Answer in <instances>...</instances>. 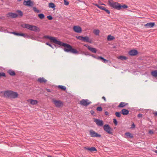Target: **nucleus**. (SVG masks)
I'll use <instances>...</instances> for the list:
<instances>
[{
	"label": "nucleus",
	"instance_id": "f257e3e1",
	"mask_svg": "<svg viewBox=\"0 0 157 157\" xmlns=\"http://www.w3.org/2000/svg\"><path fill=\"white\" fill-rule=\"evenodd\" d=\"M43 39L47 38L49 39L51 41L55 44H57L60 46L65 47L63 49L64 51L67 52H71L73 54H78L79 52L76 49L73 48L72 47L70 44L62 42L57 40L54 37H52L49 36H44Z\"/></svg>",
	"mask_w": 157,
	"mask_h": 157
},
{
	"label": "nucleus",
	"instance_id": "f03ea898",
	"mask_svg": "<svg viewBox=\"0 0 157 157\" xmlns=\"http://www.w3.org/2000/svg\"><path fill=\"white\" fill-rule=\"evenodd\" d=\"M108 4L111 7L117 10H119V8L120 7L119 3L114 2L113 0H109Z\"/></svg>",
	"mask_w": 157,
	"mask_h": 157
},
{
	"label": "nucleus",
	"instance_id": "7ed1b4c3",
	"mask_svg": "<svg viewBox=\"0 0 157 157\" xmlns=\"http://www.w3.org/2000/svg\"><path fill=\"white\" fill-rule=\"evenodd\" d=\"M103 129L104 130L108 133L111 135L113 134V133L112 131L113 129L110 127L109 125L107 124L103 126Z\"/></svg>",
	"mask_w": 157,
	"mask_h": 157
},
{
	"label": "nucleus",
	"instance_id": "20e7f679",
	"mask_svg": "<svg viewBox=\"0 0 157 157\" xmlns=\"http://www.w3.org/2000/svg\"><path fill=\"white\" fill-rule=\"evenodd\" d=\"M52 102L55 104V106L58 108H60L62 107L63 105V103L60 100L53 99Z\"/></svg>",
	"mask_w": 157,
	"mask_h": 157
},
{
	"label": "nucleus",
	"instance_id": "39448f33",
	"mask_svg": "<svg viewBox=\"0 0 157 157\" xmlns=\"http://www.w3.org/2000/svg\"><path fill=\"white\" fill-rule=\"evenodd\" d=\"M91 103L88 99H83L80 101V104L83 106H87Z\"/></svg>",
	"mask_w": 157,
	"mask_h": 157
},
{
	"label": "nucleus",
	"instance_id": "423d86ee",
	"mask_svg": "<svg viewBox=\"0 0 157 157\" xmlns=\"http://www.w3.org/2000/svg\"><path fill=\"white\" fill-rule=\"evenodd\" d=\"M90 134L92 137H100L101 135L96 132L93 130H91L89 131Z\"/></svg>",
	"mask_w": 157,
	"mask_h": 157
},
{
	"label": "nucleus",
	"instance_id": "0eeeda50",
	"mask_svg": "<svg viewBox=\"0 0 157 157\" xmlns=\"http://www.w3.org/2000/svg\"><path fill=\"white\" fill-rule=\"evenodd\" d=\"M94 121L96 123L97 125L98 126H102L103 125V121L100 119H94Z\"/></svg>",
	"mask_w": 157,
	"mask_h": 157
},
{
	"label": "nucleus",
	"instance_id": "6e6552de",
	"mask_svg": "<svg viewBox=\"0 0 157 157\" xmlns=\"http://www.w3.org/2000/svg\"><path fill=\"white\" fill-rule=\"evenodd\" d=\"M73 29L74 31L78 33H81L82 31V29L81 27L78 26H75L73 27Z\"/></svg>",
	"mask_w": 157,
	"mask_h": 157
},
{
	"label": "nucleus",
	"instance_id": "1a4fd4ad",
	"mask_svg": "<svg viewBox=\"0 0 157 157\" xmlns=\"http://www.w3.org/2000/svg\"><path fill=\"white\" fill-rule=\"evenodd\" d=\"M30 30L36 32H39L40 31V29L39 28L36 26L33 25H31Z\"/></svg>",
	"mask_w": 157,
	"mask_h": 157
},
{
	"label": "nucleus",
	"instance_id": "9d476101",
	"mask_svg": "<svg viewBox=\"0 0 157 157\" xmlns=\"http://www.w3.org/2000/svg\"><path fill=\"white\" fill-rule=\"evenodd\" d=\"M23 4L25 6H32L33 5V2L30 0H28L27 1L25 0L23 2Z\"/></svg>",
	"mask_w": 157,
	"mask_h": 157
},
{
	"label": "nucleus",
	"instance_id": "9b49d317",
	"mask_svg": "<svg viewBox=\"0 0 157 157\" xmlns=\"http://www.w3.org/2000/svg\"><path fill=\"white\" fill-rule=\"evenodd\" d=\"M11 90H7L5 91L4 92H1V93H3L4 94V96L5 97L8 98H10V94H11Z\"/></svg>",
	"mask_w": 157,
	"mask_h": 157
},
{
	"label": "nucleus",
	"instance_id": "f8f14e48",
	"mask_svg": "<svg viewBox=\"0 0 157 157\" xmlns=\"http://www.w3.org/2000/svg\"><path fill=\"white\" fill-rule=\"evenodd\" d=\"M138 52L137 50L134 49L128 52V54L130 56H135L137 54Z\"/></svg>",
	"mask_w": 157,
	"mask_h": 157
},
{
	"label": "nucleus",
	"instance_id": "ddd939ff",
	"mask_svg": "<svg viewBox=\"0 0 157 157\" xmlns=\"http://www.w3.org/2000/svg\"><path fill=\"white\" fill-rule=\"evenodd\" d=\"M7 17H11L13 18L17 17L18 16V15L16 13H9L7 15Z\"/></svg>",
	"mask_w": 157,
	"mask_h": 157
},
{
	"label": "nucleus",
	"instance_id": "4468645a",
	"mask_svg": "<svg viewBox=\"0 0 157 157\" xmlns=\"http://www.w3.org/2000/svg\"><path fill=\"white\" fill-rule=\"evenodd\" d=\"M18 96V94L17 92L11 91L10 98H15Z\"/></svg>",
	"mask_w": 157,
	"mask_h": 157
},
{
	"label": "nucleus",
	"instance_id": "2eb2a0df",
	"mask_svg": "<svg viewBox=\"0 0 157 157\" xmlns=\"http://www.w3.org/2000/svg\"><path fill=\"white\" fill-rule=\"evenodd\" d=\"M82 41L89 42L90 43H92V39H90L87 36L83 37Z\"/></svg>",
	"mask_w": 157,
	"mask_h": 157
},
{
	"label": "nucleus",
	"instance_id": "dca6fc26",
	"mask_svg": "<svg viewBox=\"0 0 157 157\" xmlns=\"http://www.w3.org/2000/svg\"><path fill=\"white\" fill-rule=\"evenodd\" d=\"M154 22H149L145 25L144 26L147 28H152L155 25Z\"/></svg>",
	"mask_w": 157,
	"mask_h": 157
},
{
	"label": "nucleus",
	"instance_id": "f3484780",
	"mask_svg": "<svg viewBox=\"0 0 157 157\" xmlns=\"http://www.w3.org/2000/svg\"><path fill=\"white\" fill-rule=\"evenodd\" d=\"M84 149L91 152L97 151L96 149L94 147H91V148L85 147Z\"/></svg>",
	"mask_w": 157,
	"mask_h": 157
},
{
	"label": "nucleus",
	"instance_id": "a211bd4d",
	"mask_svg": "<svg viewBox=\"0 0 157 157\" xmlns=\"http://www.w3.org/2000/svg\"><path fill=\"white\" fill-rule=\"evenodd\" d=\"M40 83H46L47 81V80L45 79L43 77H41L39 78L37 80Z\"/></svg>",
	"mask_w": 157,
	"mask_h": 157
},
{
	"label": "nucleus",
	"instance_id": "6ab92c4d",
	"mask_svg": "<svg viewBox=\"0 0 157 157\" xmlns=\"http://www.w3.org/2000/svg\"><path fill=\"white\" fill-rule=\"evenodd\" d=\"M128 105V103L121 102L120 103L118 106V108H123Z\"/></svg>",
	"mask_w": 157,
	"mask_h": 157
},
{
	"label": "nucleus",
	"instance_id": "aec40b11",
	"mask_svg": "<svg viewBox=\"0 0 157 157\" xmlns=\"http://www.w3.org/2000/svg\"><path fill=\"white\" fill-rule=\"evenodd\" d=\"M121 113L123 115H127L129 113V111L127 109H123L121 111Z\"/></svg>",
	"mask_w": 157,
	"mask_h": 157
},
{
	"label": "nucleus",
	"instance_id": "412c9836",
	"mask_svg": "<svg viewBox=\"0 0 157 157\" xmlns=\"http://www.w3.org/2000/svg\"><path fill=\"white\" fill-rule=\"evenodd\" d=\"M31 25L28 24H25L21 25V27L24 28H26L30 30Z\"/></svg>",
	"mask_w": 157,
	"mask_h": 157
},
{
	"label": "nucleus",
	"instance_id": "4be33fe9",
	"mask_svg": "<svg viewBox=\"0 0 157 157\" xmlns=\"http://www.w3.org/2000/svg\"><path fill=\"white\" fill-rule=\"evenodd\" d=\"M28 101L30 102V103L33 105H35L38 102L37 100H34L33 99H29L28 100Z\"/></svg>",
	"mask_w": 157,
	"mask_h": 157
},
{
	"label": "nucleus",
	"instance_id": "5701e85b",
	"mask_svg": "<svg viewBox=\"0 0 157 157\" xmlns=\"http://www.w3.org/2000/svg\"><path fill=\"white\" fill-rule=\"evenodd\" d=\"M125 135L128 138H132L133 137V136L132 134L129 132H127L125 133Z\"/></svg>",
	"mask_w": 157,
	"mask_h": 157
},
{
	"label": "nucleus",
	"instance_id": "b1692460",
	"mask_svg": "<svg viewBox=\"0 0 157 157\" xmlns=\"http://www.w3.org/2000/svg\"><path fill=\"white\" fill-rule=\"evenodd\" d=\"M98 60H100L105 63H107L109 62V60L104 59L101 56H98Z\"/></svg>",
	"mask_w": 157,
	"mask_h": 157
},
{
	"label": "nucleus",
	"instance_id": "393cba45",
	"mask_svg": "<svg viewBox=\"0 0 157 157\" xmlns=\"http://www.w3.org/2000/svg\"><path fill=\"white\" fill-rule=\"evenodd\" d=\"M88 49L93 53H96L97 52L96 49L95 48H92L90 46H89Z\"/></svg>",
	"mask_w": 157,
	"mask_h": 157
},
{
	"label": "nucleus",
	"instance_id": "a878e982",
	"mask_svg": "<svg viewBox=\"0 0 157 157\" xmlns=\"http://www.w3.org/2000/svg\"><path fill=\"white\" fill-rule=\"evenodd\" d=\"M8 73L11 76H15L16 73L14 71L11 69L7 71Z\"/></svg>",
	"mask_w": 157,
	"mask_h": 157
},
{
	"label": "nucleus",
	"instance_id": "bb28decb",
	"mask_svg": "<svg viewBox=\"0 0 157 157\" xmlns=\"http://www.w3.org/2000/svg\"><path fill=\"white\" fill-rule=\"evenodd\" d=\"M151 74L154 77H157V70L153 71L151 72Z\"/></svg>",
	"mask_w": 157,
	"mask_h": 157
},
{
	"label": "nucleus",
	"instance_id": "cd10ccee",
	"mask_svg": "<svg viewBox=\"0 0 157 157\" xmlns=\"http://www.w3.org/2000/svg\"><path fill=\"white\" fill-rule=\"evenodd\" d=\"M119 6H120V7L119 8V10H121L122 8L125 9L128 8V6L125 4L123 5H121V4H119Z\"/></svg>",
	"mask_w": 157,
	"mask_h": 157
},
{
	"label": "nucleus",
	"instance_id": "c85d7f7f",
	"mask_svg": "<svg viewBox=\"0 0 157 157\" xmlns=\"http://www.w3.org/2000/svg\"><path fill=\"white\" fill-rule=\"evenodd\" d=\"M115 39L114 36H112L111 35H109L107 37V40L109 41H111Z\"/></svg>",
	"mask_w": 157,
	"mask_h": 157
},
{
	"label": "nucleus",
	"instance_id": "c756f323",
	"mask_svg": "<svg viewBox=\"0 0 157 157\" xmlns=\"http://www.w3.org/2000/svg\"><path fill=\"white\" fill-rule=\"evenodd\" d=\"M94 33L96 36L99 35L100 31L98 29H95L94 31Z\"/></svg>",
	"mask_w": 157,
	"mask_h": 157
},
{
	"label": "nucleus",
	"instance_id": "7c9ffc66",
	"mask_svg": "<svg viewBox=\"0 0 157 157\" xmlns=\"http://www.w3.org/2000/svg\"><path fill=\"white\" fill-rule=\"evenodd\" d=\"M17 12L18 13V16H19L20 17H22L23 15V13L22 11L20 10H17Z\"/></svg>",
	"mask_w": 157,
	"mask_h": 157
},
{
	"label": "nucleus",
	"instance_id": "2f4dec72",
	"mask_svg": "<svg viewBox=\"0 0 157 157\" xmlns=\"http://www.w3.org/2000/svg\"><path fill=\"white\" fill-rule=\"evenodd\" d=\"M58 87L63 90H66V87L63 86L59 85L58 86Z\"/></svg>",
	"mask_w": 157,
	"mask_h": 157
},
{
	"label": "nucleus",
	"instance_id": "473e14b6",
	"mask_svg": "<svg viewBox=\"0 0 157 157\" xmlns=\"http://www.w3.org/2000/svg\"><path fill=\"white\" fill-rule=\"evenodd\" d=\"M38 16L41 19H43L44 17V15L43 13L39 14H38Z\"/></svg>",
	"mask_w": 157,
	"mask_h": 157
},
{
	"label": "nucleus",
	"instance_id": "72a5a7b5",
	"mask_svg": "<svg viewBox=\"0 0 157 157\" xmlns=\"http://www.w3.org/2000/svg\"><path fill=\"white\" fill-rule=\"evenodd\" d=\"M49 6L51 8H54L56 7L55 5L53 3H50L49 4Z\"/></svg>",
	"mask_w": 157,
	"mask_h": 157
},
{
	"label": "nucleus",
	"instance_id": "f704fd0d",
	"mask_svg": "<svg viewBox=\"0 0 157 157\" xmlns=\"http://www.w3.org/2000/svg\"><path fill=\"white\" fill-rule=\"evenodd\" d=\"M33 9L34 11L37 13L40 12V11L38 10L36 7H34L33 8Z\"/></svg>",
	"mask_w": 157,
	"mask_h": 157
},
{
	"label": "nucleus",
	"instance_id": "c9c22d12",
	"mask_svg": "<svg viewBox=\"0 0 157 157\" xmlns=\"http://www.w3.org/2000/svg\"><path fill=\"white\" fill-rule=\"evenodd\" d=\"M6 75L5 73L4 72H0V78H2V77H6Z\"/></svg>",
	"mask_w": 157,
	"mask_h": 157
},
{
	"label": "nucleus",
	"instance_id": "e433bc0d",
	"mask_svg": "<svg viewBox=\"0 0 157 157\" xmlns=\"http://www.w3.org/2000/svg\"><path fill=\"white\" fill-rule=\"evenodd\" d=\"M119 58L121 60H126L127 59V58L124 56H120L119 57Z\"/></svg>",
	"mask_w": 157,
	"mask_h": 157
},
{
	"label": "nucleus",
	"instance_id": "4c0bfd02",
	"mask_svg": "<svg viewBox=\"0 0 157 157\" xmlns=\"http://www.w3.org/2000/svg\"><path fill=\"white\" fill-rule=\"evenodd\" d=\"M20 36H23L25 37H29V36L27 34H25L24 33H20Z\"/></svg>",
	"mask_w": 157,
	"mask_h": 157
},
{
	"label": "nucleus",
	"instance_id": "58836bf2",
	"mask_svg": "<svg viewBox=\"0 0 157 157\" xmlns=\"http://www.w3.org/2000/svg\"><path fill=\"white\" fill-rule=\"evenodd\" d=\"M116 116L118 117H121V114L119 112H116L115 113Z\"/></svg>",
	"mask_w": 157,
	"mask_h": 157
},
{
	"label": "nucleus",
	"instance_id": "ea45409f",
	"mask_svg": "<svg viewBox=\"0 0 157 157\" xmlns=\"http://www.w3.org/2000/svg\"><path fill=\"white\" fill-rule=\"evenodd\" d=\"M96 109L98 111L100 112L102 111V109L101 107L99 106Z\"/></svg>",
	"mask_w": 157,
	"mask_h": 157
},
{
	"label": "nucleus",
	"instance_id": "a19ab883",
	"mask_svg": "<svg viewBox=\"0 0 157 157\" xmlns=\"http://www.w3.org/2000/svg\"><path fill=\"white\" fill-rule=\"evenodd\" d=\"M46 44L47 45H48L50 47H51V48H52L53 49H54V46H53L52 45V44H49V43L48 42H46Z\"/></svg>",
	"mask_w": 157,
	"mask_h": 157
},
{
	"label": "nucleus",
	"instance_id": "79ce46f5",
	"mask_svg": "<svg viewBox=\"0 0 157 157\" xmlns=\"http://www.w3.org/2000/svg\"><path fill=\"white\" fill-rule=\"evenodd\" d=\"M11 33L17 36H20V33H16V32H11L10 33Z\"/></svg>",
	"mask_w": 157,
	"mask_h": 157
},
{
	"label": "nucleus",
	"instance_id": "37998d69",
	"mask_svg": "<svg viewBox=\"0 0 157 157\" xmlns=\"http://www.w3.org/2000/svg\"><path fill=\"white\" fill-rule=\"evenodd\" d=\"M76 38L82 41L83 36H76Z\"/></svg>",
	"mask_w": 157,
	"mask_h": 157
},
{
	"label": "nucleus",
	"instance_id": "c03bdc74",
	"mask_svg": "<svg viewBox=\"0 0 157 157\" xmlns=\"http://www.w3.org/2000/svg\"><path fill=\"white\" fill-rule=\"evenodd\" d=\"M64 5L66 6L68 5L69 3V2L67 0H64Z\"/></svg>",
	"mask_w": 157,
	"mask_h": 157
},
{
	"label": "nucleus",
	"instance_id": "a18cd8bd",
	"mask_svg": "<svg viewBox=\"0 0 157 157\" xmlns=\"http://www.w3.org/2000/svg\"><path fill=\"white\" fill-rule=\"evenodd\" d=\"M47 18L48 20H52L53 19L51 15H48L47 16Z\"/></svg>",
	"mask_w": 157,
	"mask_h": 157
},
{
	"label": "nucleus",
	"instance_id": "49530a36",
	"mask_svg": "<svg viewBox=\"0 0 157 157\" xmlns=\"http://www.w3.org/2000/svg\"><path fill=\"white\" fill-rule=\"evenodd\" d=\"M113 122L115 125L117 124V121L116 119L114 118L113 119Z\"/></svg>",
	"mask_w": 157,
	"mask_h": 157
},
{
	"label": "nucleus",
	"instance_id": "de8ad7c7",
	"mask_svg": "<svg viewBox=\"0 0 157 157\" xmlns=\"http://www.w3.org/2000/svg\"><path fill=\"white\" fill-rule=\"evenodd\" d=\"M104 10L105 11V12L109 14L110 13V11L106 9L105 8V10Z\"/></svg>",
	"mask_w": 157,
	"mask_h": 157
},
{
	"label": "nucleus",
	"instance_id": "09e8293b",
	"mask_svg": "<svg viewBox=\"0 0 157 157\" xmlns=\"http://www.w3.org/2000/svg\"><path fill=\"white\" fill-rule=\"evenodd\" d=\"M90 56H92V57H93V58H95V59H98V56L96 57L94 55H93V54L91 55Z\"/></svg>",
	"mask_w": 157,
	"mask_h": 157
},
{
	"label": "nucleus",
	"instance_id": "8fccbe9b",
	"mask_svg": "<svg viewBox=\"0 0 157 157\" xmlns=\"http://www.w3.org/2000/svg\"><path fill=\"white\" fill-rule=\"evenodd\" d=\"M143 116V114L141 113H139L137 115V117L138 118L141 117Z\"/></svg>",
	"mask_w": 157,
	"mask_h": 157
},
{
	"label": "nucleus",
	"instance_id": "3c124183",
	"mask_svg": "<svg viewBox=\"0 0 157 157\" xmlns=\"http://www.w3.org/2000/svg\"><path fill=\"white\" fill-rule=\"evenodd\" d=\"M99 8L103 10H105V7L102 6H100Z\"/></svg>",
	"mask_w": 157,
	"mask_h": 157
},
{
	"label": "nucleus",
	"instance_id": "603ef678",
	"mask_svg": "<svg viewBox=\"0 0 157 157\" xmlns=\"http://www.w3.org/2000/svg\"><path fill=\"white\" fill-rule=\"evenodd\" d=\"M149 133L151 134H152L154 133V132L153 130H150L149 131Z\"/></svg>",
	"mask_w": 157,
	"mask_h": 157
},
{
	"label": "nucleus",
	"instance_id": "864d4df0",
	"mask_svg": "<svg viewBox=\"0 0 157 157\" xmlns=\"http://www.w3.org/2000/svg\"><path fill=\"white\" fill-rule=\"evenodd\" d=\"M135 127V125L133 123H132V126L131 127V128H134Z\"/></svg>",
	"mask_w": 157,
	"mask_h": 157
},
{
	"label": "nucleus",
	"instance_id": "5fc2aeb1",
	"mask_svg": "<svg viewBox=\"0 0 157 157\" xmlns=\"http://www.w3.org/2000/svg\"><path fill=\"white\" fill-rule=\"evenodd\" d=\"M46 91H47L48 92H51V90L50 89H46Z\"/></svg>",
	"mask_w": 157,
	"mask_h": 157
},
{
	"label": "nucleus",
	"instance_id": "6e6d98bb",
	"mask_svg": "<svg viewBox=\"0 0 157 157\" xmlns=\"http://www.w3.org/2000/svg\"><path fill=\"white\" fill-rule=\"evenodd\" d=\"M105 113L106 115H108L109 114V112L108 111H105Z\"/></svg>",
	"mask_w": 157,
	"mask_h": 157
},
{
	"label": "nucleus",
	"instance_id": "4d7b16f0",
	"mask_svg": "<svg viewBox=\"0 0 157 157\" xmlns=\"http://www.w3.org/2000/svg\"><path fill=\"white\" fill-rule=\"evenodd\" d=\"M102 98V99L104 100L105 101H106V99L105 98V97H104V96Z\"/></svg>",
	"mask_w": 157,
	"mask_h": 157
},
{
	"label": "nucleus",
	"instance_id": "13d9d810",
	"mask_svg": "<svg viewBox=\"0 0 157 157\" xmlns=\"http://www.w3.org/2000/svg\"><path fill=\"white\" fill-rule=\"evenodd\" d=\"M94 5L95 6H96L97 7H98V8H99V7L100 6H99V5H98V4H94Z\"/></svg>",
	"mask_w": 157,
	"mask_h": 157
},
{
	"label": "nucleus",
	"instance_id": "bf43d9fd",
	"mask_svg": "<svg viewBox=\"0 0 157 157\" xmlns=\"http://www.w3.org/2000/svg\"><path fill=\"white\" fill-rule=\"evenodd\" d=\"M85 46V47H87V48L88 49V47L89 46H89L88 45H87V44H85L84 45Z\"/></svg>",
	"mask_w": 157,
	"mask_h": 157
},
{
	"label": "nucleus",
	"instance_id": "052dcab7",
	"mask_svg": "<svg viewBox=\"0 0 157 157\" xmlns=\"http://www.w3.org/2000/svg\"><path fill=\"white\" fill-rule=\"evenodd\" d=\"M154 115L155 116H157V112H156L155 113H154Z\"/></svg>",
	"mask_w": 157,
	"mask_h": 157
},
{
	"label": "nucleus",
	"instance_id": "680f3d73",
	"mask_svg": "<svg viewBox=\"0 0 157 157\" xmlns=\"http://www.w3.org/2000/svg\"><path fill=\"white\" fill-rule=\"evenodd\" d=\"M90 113L91 114H93L94 113V112L93 111L91 110L90 111Z\"/></svg>",
	"mask_w": 157,
	"mask_h": 157
},
{
	"label": "nucleus",
	"instance_id": "e2e57ef3",
	"mask_svg": "<svg viewBox=\"0 0 157 157\" xmlns=\"http://www.w3.org/2000/svg\"><path fill=\"white\" fill-rule=\"evenodd\" d=\"M54 47H56V48H58L57 46H56V45H55V44L54 45Z\"/></svg>",
	"mask_w": 157,
	"mask_h": 157
},
{
	"label": "nucleus",
	"instance_id": "0e129e2a",
	"mask_svg": "<svg viewBox=\"0 0 157 157\" xmlns=\"http://www.w3.org/2000/svg\"><path fill=\"white\" fill-rule=\"evenodd\" d=\"M153 151L155 152L156 153H157V150H153Z\"/></svg>",
	"mask_w": 157,
	"mask_h": 157
},
{
	"label": "nucleus",
	"instance_id": "69168bd1",
	"mask_svg": "<svg viewBox=\"0 0 157 157\" xmlns=\"http://www.w3.org/2000/svg\"><path fill=\"white\" fill-rule=\"evenodd\" d=\"M17 0L18 1H21V0Z\"/></svg>",
	"mask_w": 157,
	"mask_h": 157
},
{
	"label": "nucleus",
	"instance_id": "338daca9",
	"mask_svg": "<svg viewBox=\"0 0 157 157\" xmlns=\"http://www.w3.org/2000/svg\"><path fill=\"white\" fill-rule=\"evenodd\" d=\"M101 5H105L104 4H101Z\"/></svg>",
	"mask_w": 157,
	"mask_h": 157
},
{
	"label": "nucleus",
	"instance_id": "774afa93",
	"mask_svg": "<svg viewBox=\"0 0 157 157\" xmlns=\"http://www.w3.org/2000/svg\"><path fill=\"white\" fill-rule=\"evenodd\" d=\"M156 148L157 149V147H156Z\"/></svg>",
	"mask_w": 157,
	"mask_h": 157
}]
</instances>
